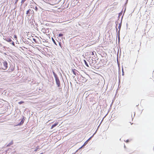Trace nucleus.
I'll use <instances>...</instances> for the list:
<instances>
[{"mask_svg": "<svg viewBox=\"0 0 154 154\" xmlns=\"http://www.w3.org/2000/svg\"><path fill=\"white\" fill-rule=\"evenodd\" d=\"M122 75H124V70H123V67H122Z\"/></svg>", "mask_w": 154, "mask_h": 154, "instance_id": "25", "label": "nucleus"}, {"mask_svg": "<svg viewBox=\"0 0 154 154\" xmlns=\"http://www.w3.org/2000/svg\"><path fill=\"white\" fill-rule=\"evenodd\" d=\"M5 11L4 12V14H5Z\"/></svg>", "mask_w": 154, "mask_h": 154, "instance_id": "36", "label": "nucleus"}, {"mask_svg": "<svg viewBox=\"0 0 154 154\" xmlns=\"http://www.w3.org/2000/svg\"><path fill=\"white\" fill-rule=\"evenodd\" d=\"M84 62H85V65L87 66V67H89L88 66V63H87L86 61L85 60H84Z\"/></svg>", "mask_w": 154, "mask_h": 154, "instance_id": "15", "label": "nucleus"}, {"mask_svg": "<svg viewBox=\"0 0 154 154\" xmlns=\"http://www.w3.org/2000/svg\"><path fill=\"white\" fill-rule=\"evenodd\" d=\"M23 118L20 122L18 123L17 125H16V126H21L23 125V123L24 121L25 120V118L24 116H23Z\"/></svg>", "mask_w": 154, "mask_h": 154, "instance_id": "3", "label": "nucleus"}, {"mask_svg": "<svg viewBox=\"0 0 154 154\" xmlns=\"http://www.w3.org/2000/svg\"><path fill=\"white\" fill-rule=\"evenodd\" d=\"M52 72L54 77V78L55 79L58 78V77L57 74L55 73L54 72V70L52 71Z\"/></svg>", "mask_w": 154, "mask_h": 154, "instance_id": "5", "label": "nucleus"}, {"mask_svg": "<svg viewBox=\"0 0 154 154\" xmlns=\"http://www.w3.org/2000/svg\"><path fill=\"white\" fill-rule=\"evenodd\" d=\"M58 123H54V124L53 125H52V126L51 127V129H53L54 127H55L56 126H57L58 125Z\"/></svg>", "mask_w": 154, "mask_h": 154, "instance_id": "9", "label": "nucleus"}, {"mask_svg": "<svg viewBox=\"0 0 154 154\" xmlns=\"http://www.w3.org/2000/svg\"><path fill=\"white\" fill-rule=\"evenodd\" d=\"M33 40L35 42H36V39L34 38H33Z\"/></svg>", "mask_w": 154, "mask_h": 154, "instance_id": "27", "label": "nucleus"}, {"mask_svg": "<svg viewBox=\"0 0 154 154\" xmlns=\"http://www.w3.org/2000/svg\"><path fill=\"white\" fill-rule=\"evenodd\" d=\"M63 34L62 33H60L58 35V36L59 37H61L63 36Z\"/></svg>", "mask_w": 154, "mask_h": 154, "instance_id": "20", "label": "nucleus"}, {"mask_svg": "<svg viewBox=\"0 0 154 154\" xmlns=\"http://www.w3.org/2000/svg\"><path fill=\"white\" fill-rule=\"evenodd\" d=\"M100 125L98 126V128H99V127L100 125Z\"/></svg>", "mask_w": 154, "mask_h": 154, "instance_id": "33", "label": "nucleus"}, {"mask_svg": "<svg viewBox=\"0 0 154 154\" xmlns=\"http://www.w3.org/2000/svg\"><path fill=\"white\" fill-rule=\"evenodd\" d=\"M14 38H17V37L16 35H15L14 36Z\"/></svg>", "mask_w": 154, "mask_h": 154, "instance_id": "32", "label": "nucleus"}, {"mask_svg": "<svg viewBox=\"0 0 154 154\" xmlns=\"http://www.w3.org/2000/svg\"><path fill=\"white\" fill-rule=\"evenodd\" d=\"M26 0H21V3L22 4H23L24 3V2L26 1Z\"/></svg>", "mask_w": 154, "mask_h": 154, "instance_id": "23", "label": "nucleus"}, {"mask_svg": "<svg viewBox=\"0 0 154 154\" xmlns=\"http://www.w3.org/2000/svg\"><path fill=\"white\" fill-rule=\"evenodd\" d=\"M97 54H96V55H94V57H93V58H94V59H95L97 58Z\"/></svg>", "mask_w": 154, "mask_h": 154, "instance_id": "22", "label": "nucleus"}, {"mask_svg": "<svg viewBox=\"0 0 154 154\" xmlns=\"http://www.w3.org/2000/svg\"><path fill=\"white\" fill-rule=\"evenodd\" d=\"M51 39H52V40L53 41V43L55 45H57V42H56L54 40V38H53V37H52L51 38Z\"/></svg>", "mask_w": 154, "mask_h": 154, "instance_id": "12", "label": "nucleus"}, {"mask_svg": "<svg viewBox=\"0 0 154 154\" xmlns=\"http://www.w3.org/2000/svg\"><path fill=\"white\" fill-rule=\"evenodd\" d=\"M57 43L59 44V46H60V47L61 48V42H59L57 40Z\"/></svg>", "mask_w": 154, "mask_h": 154, "instance_id": "18", "label": "nucleus"}, {"mask_svg": "<svg viewBox=\"0 0 154 154\" xmlns=\"http://www.w3.org/2000/svg\"><path fill=\"white\" fill-rule=\"evenodd\" d=\"M30 10H27L26 12V14H30ZM31 11V12H32L31 10H30Z\"/></svg>", "mask_w": 154, "mask_h": 154, "instance_id": "16", "label": "nucleus"}, {"mask_svg": "<svg viewBox=\"0 0 154 154\" xmlns=\"http://www.w3.org/2000/svg\"><path fill=\"white\" fill-rule=\"evenodd\" d=\"M120 37H119V35H118V40H119V42L120 41Z\"/></svg>", "mask_w": 154, "mask_h": 154, "instance_id": "26", "label": "nucleus"}, {"mask_svg": "<svg viewBox=\"0 0 154 154\" xmlns=\"http://www.w3.org/2000/svg\"><path fill=\"white\" fill-rule=\"evenodd\" d=\"M116 30L117 32L118 29L117 28V24H118V23L116 21Z\"/></svg>", "mask_w": 154, "mask_h": 154, "instance_id": "14", "label": "nucleus"}, {"mask_svg": "<svg viewBox=\"0 0 154 154\" xmlns=\"http://www.w3.org/2000/svg\"><path fill=\"white\" fill-rule=\"evenodd\" d=\"M11 43H10L11 44L15 46V44L14 42L12 41L11 42Z\"/></svg>", "mask_w": 154, "mask_h": 154, "instance_id": "24", "label": "nucleus"}, {"mask_svg": "<svg viewBox=\"0 0 154 154\" xmlns=\"http://www.w3.org/2000/svg\"><path fill=\"white\" fill-rule=\"evenodd\" d=\"M97 131V130L96 131H95V132L94 134L92 136H91V137H90L87 140L88 141V142L89 140H90V139L92 137H93V136H94V135L96 134Z\"/></svg>", "mask_w": 154, "mask_h": 154, "instance_id": "13", "label": "nucleus"}, {"mask_svg": "<svg viewBox=\"0 0 154 154\" xmlns=\"http://www.w3.org/2000/svg\"><path fill=\"white\" fill-rule=\"evenodd\" d=\"M56 83V85L57 86V87L59 89H61V86L60 83V81L59 80V79L58 78H57L55 79Z\"/></svg>", "mask_w": 154, "mask_h": 154, "instance_id": "1", "label": "nucleus"}, {"mask_svg": "<svg viewBox=\"0 0 154 154\" xmlns=\"http://www.w3.org/2000/svg\"><path fill=\"white\" fill-rule=\"evenodd\" d=\"M96 53L94 51L92 52L91 54L92 55H96Z\"/></svg>", "mask_w": 154, "mask_h": 154, "instance_id": "19", "label": "nucleus"}, {"mask_svg": "<svg viewBox=\"0 0 154 154\" xmlns=\"http://www.w3.org/2000/svg\"><path fill=\"white\" fill-rule=\"evenodd\" d=\"M3 67H2V69L3 70H5L7 69L8 67V63L6 61H4L3 62Z\"/></svg>", "mask_w": 154, "mask_h": 154, "instance_id": "2", "label": "nucleus"}, {"mask_svg": "<svg viewBox=\"0 0 154 154\" xmlns=\"http://www.w3.org/2000/svg\"><path fill=\"white\" fill-rule=\"evenodd\" d=\"M122 14V10L120 13H119L118 17L119 18L121 16Z\"/></svg>", "mask_w": 154, "mask_h": 154, "instance_id": "17", "label": "nucleus"}, {"mask_svg": "<svg viewBox=\"0 0 154 154\" xmlns=\"http://www.w3.org/2000/svg\"><path fill=\"white\" fill-rule=\"evenodd\" d=\"M81 76H82V78H85V79H85V77H83V76H82V75H81Z\"/></svg>", "mask_w": 154, "mask_h": 154, "instance_id": "30", "label": "nucleus"}, {"mask_svg": "<svg viewBox=\"0 0 154 154\" xmlns=\"http://www.w3.org/2000/svg\"><path fill=\"white\" fill-rule=\"evenodd\" d=\"M37 150V149H35V151H36Z\"/></svg>", "mask_w": 154, "mask_h": 154, "instance_id": "35", "label": "nucleus"}, {"mask_svg": "<svg viewBox=\"0 0 154 154\" xmlns=\"http://www.w3.org/2000/svg\"><path fill=\"white\" fill-rule=\"evenodd\" d=\"M18 2V0H17L15 2V3H17Z\"/></svg>", "mask_w": 154, "mask_h": 154, "instance_id": "31", "label": "nucleus"}, {"mask_svg": "<svg viewBox=\"0 0 154 154\" xmlns=\"http://www.w3.org/2000/svg\"><path fill=\"white\" fill-rule=\"evenodd\" d=\"M24 102L23 101H20L18 102V104H21L23 103Z\"/></svg>", "mask_w": 154, "mask_h": 154, "instance_id": "21", "label": "nucleus"}, {"mask_svg": "<svg viewBox=\"0 0 154 154\" xmlns=\"http://www.w3.org/2000/svg\"><path fill=\"white\" fill-rule=\"evenodd\" d=\"M52 72L54 77V78L55 79L58 78V77L57 74L55 73L54 72V70L52 71Z\"/></svg>", "mask_w": 154, "mask_h": 154, "instance_id": "6", "label": "nucleus"}, {"mask_svg": "<svg viewBox=\"0 0 154 154\" xmlns=\"http://www.w3.org/2000/svg\"><path fill=\"white\" fill-rule=\"evenodd\" d=\"M5 40L6 41L10 43L12 42V40L10 38H8L5 39Z\"/></svg>", "mask_w": 154, "mask_h": 154, "instance_id": "8", "label": "nucleus"}, {"mask_svg": "<svg viewBox=\"0 0 154 154\" xmlns=\"http://www.w3.org/2000/svg\"><path fill=\"white\" fill-rule=\"evenodd\" d=\"M13 143V142L12 140L10 143H9L7 145V147H8L12 145Z\"/></svg>", "mask_w": 154, "mask_h": 154, "instance_id": "11", "label": "nucleus"}, {"mask_svg": "<svg viewBox=\"0 0 154 154\" xmlns=\"http://www.w3.org/2000/svg\"><path fill=\"white\" fill-rule=\"evenodd\" d=\"M120 31L119 30H119L118 31V35H119V33H120Z\"/></svg>", "mask_w": 154, "mask_h": 154, "instance_id": "28", "label": "nucleus"}, {"mask_svg": "<svg viewBox=\"0 0 154 154\" xmlns=\"http://www.w3.org/2000/svg\"><path fill=\"white\" fill-rule=\"evenodd\" d=\"M134 116L135 115V112H134Z\"/></svg>", "mask_w": 154, "mask_h": 154, "instance_id": "34", "label": "nucleus"}, {"mask_svg": "<svg viewBox=\"0 0 154 154\" xmlns=\"http://www.w3.org/2000/svg\"><path fill=\"white\" fill-rule=\"evenodd\" d=\"M88 140H86L84 143V144H83V145L81 147H80V148H79V150L80 149H81V148H82V147L83 146H85V145H86L88 143Z\"/></svg>", "mask_w": 154, "mask_h": 154, "instance_id": "10", "label": "nucleus"}, {"mask_svg": "<svg viewBox=\"0 0 154 154\" xmlns=\"http://www.w3.org/2000/svg\"><path fill=\"white\" fill-rule=\"evenodd\" d=\"M125 11L126 10H124V11L123 15H122V18H123L124 14L125 13ZM121 21H122V20ZM122 21H121V23H119V24L118 29H119V30H120V29H121V26H122Z\"/></svg>", "mask_w": 154, "mask_h": 154, "instance_id": "4", "label": "nucleus"}, {"mask_svg": "<svg viewBox=\"0 0 154 154\" xmlns=\"http://www.w3.org/2000/svg\"><path fill=\"white\" fill-rule=\"evenodd\" d=\"M72 72H73V73L74 75H78V74L77 73H76L75 71L78 72L77 70L75 69H72Z\"/></svg>", "mask_w": 154, "mask_h": 154, "instance_id": "7", "label": "nucleus"}, {"mask_svg": "<svg viewBox=\"0 0 154 154\" xmlns=\"http://www.w3.org/2000/svg\"><path fill=\"white\" fill-rule=\"evenodd\" d=\"M129 140H126V143H128L129 142Z\"/></svg>", "mask_w": 154, "mask_h": 154, "instance_id": "29", "label": "nucleus"}]
</instances>
